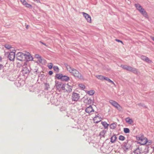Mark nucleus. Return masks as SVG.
<instances>
[{
	"instance_id": "f257e3e1",
	"label": "nucleus",
	"mask_w": 154,
	"mask_h": 154,
	"mask_svg": "<svg viewBox=\"0 0 154 154\" xmlns=\"http://www.w3.org/2000/svg\"><path fill=\"white\" fill-rule=\"evenodd\" d=\"M65 66L67 70L75 78L81 80L83 81L85 80L83 76L77 70L72 68L69 65L67 64H65Z\"/></svg>"
},
{
	"instance_id": "f03ea898",
	"label": "nucleus",
	"mask_w": 154,
	"mask_h": 154,
	"mask_svg": "<svg viewBox=\"0 0 154 154\" xmlns=\"http://www.w3.org/2000/svg\"><path fill=\"white\" fill-rule=\"evenodd\" d=\"M135 6L137 9L142 14L145 18L148 19L149 18L147 12L144 9L142 8V6L139 4H136Z\"/></svg>"
},
{
	"instance_id": "7ed1b4c3",
	"label": "nucleus",
	"mask_w": 154,
	"mask_h": 154,
	"mask_svg": "<svg viewBox=\"0 0 154 154\" xmlns=\"http://www.w3.org/2000/svg\"><path fill=\"white\" fill-rule=\"evenodd\" d=\"M122 146L125 151L127 150L131 147L130 141L127 140L123 143Z\"/></svg>"
},
{
	"instance_id": "20e7f679",
	"label": "nucleus",
	"mask_w": 154,
	"mask_h": 154,
	"mask_svg": "<svg viewBox=\"0 0 154 154\" xmlns=\"http://www.w3.org/2000/svg\"><path fill=\"white\" fill-rule=\"evenodd\" d=\"M25 56L26 54L20 52H18L16 55L17 59L20 61L25 60Z\"/></svg>"
},
{
	"instance_id": "39448f33",
	"label": "nucleus",
	"mask_w": 154,
	"mask_h": 154,
	"mask_svg": "<svg viewBox=\"0 0 154 154\" xmlns=\"http://www.w3.org/2000/svg\"><path fill=\"white\" fill-rule=\"evenodd\" d=\"M79 94L75 93L73 92L72 96V101H77L80 98Z\"/></svg>"
},
{
	"instance_id": "423d86ee",
	"label": "nucleus",
	"mask_w": 154,
	"mask_h": 154,
	"mask_svg": "<svg viewBox=\"0 0 154 154\" xmlns=\"http://www.w3.org/2000/svg\"><path fill=\"white\" fill-rule=\"evenodd\" d=\"M15 56V52L11 51L9 53V55L8 56V58L10 61H14Z\"/></svg>"
},
{
	"instance_id": "0eeeda50",
	"label": "nucleus",
	"mask_w": 154,
	"mask_h": 154,
	"mask_svg": "<svg viewBox=\"0 0 154 154\" xmlns=\"http://www.w3.org/2000/svg\"><path fill=\"white\" fill-rule=\"evenodd\" d=\"M66 84L60 83L59 84L57 85L56 87L58 90L60 89V90H66Z\"/></svg>"
},
{
	"instance_id": "6e6552de",
	"label": "nucleus",
	"mask_w": 154,
	"mask_h": 154,
	"mask_svg": "<svg viewBox=\"0 0 154 154\" xmlns=\"http://www.w3.org/2000/svg\"><path fill=\"white\" fill-rule=\"evenodd\" d=\"M31 70V68L29 66H25L23 67L22 70V72L23 74H28Z\"/></svg>"
},
{
	"instance_id": "1a4fd4ad",
	"label": "nucleus",
	"mask_w": 154,
	"mask_h": 154,
	"mask_svg": "<svg viewBox=\"0 0 154 154\" xmlns=\"http://www.w3.org/2000/svg\"><path fill=\"white\" fill-rule=\"evenodd\" d=\"M82 13L88 22H91V17L89 14L84 12H82Z\"/></svg>"
},
{
	"instance_id": "9d476101",
	"label": "nucleus",
	"mask_w": 154,
	"mask_h": 154,
	"mask_svg": "<svg viewBox=\"0 0 154 154\" xmlns=\"http://www.w3.org/2000/svg\"><path fill=\"white\" fill-rule=\"evenodd\" d=\"M26 54V56H25V61H32L33 60V57L32 56H31L30 54L27 52V54Z\"/></svg>"
},
{
	"instance_id": "9b49d317",
	"label": "nucleus",
	"mask_w": 154,
	"mask_h": 154,
	"mask_svg": "<svg viewBox=\"0 0 154 154\" xmlns=\"http://www.w3.org/2000/svg\"><path fill=\"white\" fill-rule=\"evenodd\" d=\"M86 96L84 97L83 98L85 99L84 100V103H86L87 104H90L93 103V101L90 98H88V97L86 98Z\"/></svg>"
},
{
	"instance_id": "f8f14e48",
	"label": "nucleus",
	"mask_w": 154,
	"mask_h": 154,
	"mask_svg": "<svg viewBox=\"0 0 154 154\" xmlns=\"http://www.w3.org/2000/svg\"><path fill=\"white\" fill-rule=\"evenodd\" d=\"M140 58L142 60L148 63H151L152 62V61L150 60L149 58L144 55L141 56Z\"/></svg>"
},
{
	"instance_id": "ddd939ff",
	"label": "nucleus",
	"mask_w": 154,
	"mask_h": 154,
	"mask_svg": "<svg viewBox=\"0 0 154 154\" xmlns=\"http://www.w3.org/2000/svg\"><path fill=\"white\" fill-rule=\"evenodd\" d=\"M85 111L88 114L91 113L92 112H94V110L91 105H90L88 107H87L85 109Z\"/></svg>"
},
{
	"instance_id": "4468645a",
	"label": "nucleus",
	"mask_w": 154,
	"mask_h": 154,
	"mask_svg": "<svg viewBox=\"0 0 154 154\" xmlns=\"http://www.w3.org/2000/svg\"><path fill=\"white\" fill-rule=\"evenodd\" d=\"M65 88L66 90L65 91L69 93L72 91V87L69 85L68 84H66Z\"/></svg>"
},
{
	"instance_id": "2eb2a0df",
	"label": "nucleus",
	"mask_w": 154,
	"mask_h": 154,
	"mask_svg": "<svg viewBox=\"0 0 154 154\" xmlns=\"http://www.w3.org/2000/svg\"><path fill=\"white\" fill-rule=\"evenodd\" d=\"M147 138L143 137L139 143L141 145H145L147 142Z\"/></svg>"
},
{
	"instance_id": "dca6fc26",
	"label": "nucleus",
	"mask_w": 154,
	"mask_h": 154,
	"mask_svg": "<svg viewBox=\"0 0 154 154\" xmlns=\"http://www.w3.org/2000/svg\"><path fill=\"white\" fill-rule=\"evenodd\" d=\"M130 71L137 75L140 73V72L138 71L137 69L131 67L130 68Z\"/></svg>"
},
{
	"instance_id": "f3484780",
	"label": "nucleus",
	"mask_w": 154,
	"mask_h": 154,
	"mask_svg": "<svg viewBox=\"0 0 154 154\" xmlns=\"http://www.w3.org/2000/svg\"><path fill=\"white\" fill-rule=\"evenodd\" d=\"M109 102L111 104H112V105H113L115 107H116V106H117L119 104L117 102H116L115 101L112 100H110L109 101Z\"/></svg>"
},
{
	"instance_id": "a211bd4d",
	"label": "nucleus",
	"mask_w": 154,
	"mask_h": 154,
	"mask_svg": "<svg viewBox=\"0 0 154 154\" xmlns=\"http://www.w3.org/2000/svg\"><path fill=\"white\" fill-rule=\"evenodd\" d=\"M110 142L112 143H114L116 141L117 137L115 134L113 135L111 138Z\"/></svg>"
},
{
	"instance_id": "6ab92c4d",
	"label": "nucleus",
	"mask_w": 154,
	"mask_h": 154,
	"mask_svg": "<svg viewBox=\"0 0 154 154\" xmlns=\"http://www.w3.org/2000/svg\"><path fill=\"white\" fill-rule=\"evenodd\" d=\"M126 121L130 124H131L133 123V121L131 119L128 117L126 119Z\"/></svg>"
},
{
	"instance_id": "aec40b11",
	"label": "nucleus",
	"mask_w": 154,
	"mask_h": 154,
	"mask_svg": "<svg viewBox=\"0 0 154 154\" xmlns=\"http://www.w3.org/2000/svg\"><path fill=\"white\" fill-rule=\"evenodd\" d=\"M69 79V78L68 76L63 75L61 81H68Z\"/></svg>"
},
{
	"instance_id": "412c9836",
	"label": "nucleus",
	"mask_w": 154,
	"mask_h": 154,
	"mask_svg": "<svg viewBox=\"0 0 154 154\" xmlns=\"http://www.w3.org/2000/svg\"><path fill=\"white\" fill-rule=\"evenodd\" d=\"M38 61L39 63L42 64H45L46 63V60L42 58L41 57H40L38 60Z\"/></svg>"
},
{
	"instance_id": "4be33fe9",
	"label": "nucleus",
	"mask_w": 154,
	"mask_h": 154,
	"mask_svg": "<svg viewBox=\"0 0 154 154\" xmlns=\"http://www.w3.org/2000/svg\"><path fill=\"white\" fill-rule=\"evenodd\" d=\"M96 77L98 79L101 80H104L105 77L102 76L101 75H98L96 76Z\"/></svg>"
},
{
	"instance_id": "5701e85b",
	"label": "nucleus",
	"mask_w": 154,
	"mask_h": 154,
	"mask_svg": "<svg viewBox=\"0 0 154 154\" xmlns=\"http://www.w3.org/2000/svg\"><path fill=\"white\" fill-rule=\"evenodd\" d=\"M63 74H57L56 75L55 77L58 79L61 80Z\"/></svg>"
},
{
	"instance_id": "b1692460",
	"label": "nucleus",
	"mask_w": 154,
	"mask_h": 154,
	"mask_svg": "<svg viewBox=\"0 0 154 154\" xmlns=\"http://www.w3.org/2000/svg\"><path fill=\"white\" fill-rule=\"evenodd\" d=\"M117 123H113L111 124L110 125V128L111 129H115L116 127L117 126Z\"/></svg>"
},
{
	"instance_id": "393cba45",
	"label": "nucleus",
	"mask_w": 154,
	"mask_h": 154,
	"mask_svg": "<svg viewBox=\"0 0 154 154\" xmlns=\"http://www.w3.org/2000/svg\"><path fill=\"white\" fill-rule=\"evenodd\" d=\"M101 124L102 125L104 126V128L106 129L108 128V126L109 125V124H107L106 122H102Z\"/></svg>"
},
{
	"instance_id": "a878e982",
	"label": "nucleus",
	"mask_w": 154,
	"mask_h": 154,
	"mask_svg": "<svg viewBox=\"0 0 154 154\" xmlns=\"http://www.w3.org/2000/svg\"><path fill=\"white\" fill-rule=\"evenodd\" d=\"M134 154H140L141 152L139 148H137L134 152Z\"/></svg>"
},
{
	"instance_id": "bb28decb",
	"label": "nucleus",
	"mask_w": 154,
	"mask_h": 154,
	"mask_svg": "<svg viewBox=\"0 0 154 154\" xmlns=\"http://www.w3.org/2000/svg\"><path fill=\"white\" fill-rule=\"evenodd\" d=\"M94 91L93 90H91L87 91V93L90 95H93L94 94Z\"/></svg>"
},
{
	"instance_id": "cd10ccee",
	"label": "nucleus",
	"mask_w": 154,
	"mask_h": 154,
	"mask_svg": "<svg viewBox=\"0 0 154 154\" xmlns=\"http://www.w3.org/2000/svg\"><path fill=\"white\" fill-rule=\"evenodd\" d=\"M53 68L54 71L56 72H58L59 71V69L58 67L56 66H53Z\"/></svg>"
},
{
	"instance_id": "c85d7f7f",
	"label": "nucleus",
	"mask_w": 154,
	"mask_h": 154,
	"mask_svg": "<svg viewBox=\"0 0 154 154\" xmlns=\"http://www.w3.org/2000/svg\"><path fill=\"white\" fill-rule=\"evenodd\" d=\"M104 80H106V81H108L109 82L112 83V84L115 85V83L114 82L111 80L110 79H109L108 78L105 77V79Z\"/></svg>"
},
{
	"instance_id": "c756f323",
	"label": "nucleus",
	"mask_w": 154,
	"mask_h": 154,
	"mask_svg": "<svg viewBox=\"0 0 154 154\" xmlns=\"http://www.w3.org/2000/svg\"><path fill=\"white\" fill-rule=\"evenodd\" d=\"M45 90H48L50 88V85L49 83H45Z\"/></svg>"
},
{
	"instance_id": "7c9ffc66",
	"label": "nucleus",
	"mask_w": 154,
	"mask_h": 154,
	"mask_svg": "<svg viewBox=\"0 0 154 154\" xmlns=\"http://www.w3.org/2000/svg\"><path fill=\"white\" fill-rule=\"evenodd\" d=\"M4 47L8 49H11V48H13L10 45L6 44L4 45Z\"/></svg>"
},
{
	"instance_id": "2f4dec72",
	"label": "nucleus",
	"mask_w": 154,
	"mask_h": 154,
	"mask_svg": "<svg viewBox=\"0 0 154 154\" xmlns=\"http://www.w3.org/2000/svg\"><path fill=\"white\" fill-rule=\"evenodd\" d=\"M124 131L125 133H128L130 132V130L128 128H125L124 129Z\"/></svg>"
},
{
	"instance_id": "473e14b6",
	"label": "nucleus",
	"mask_w": 154,
	"mask_h": 154,
	"mask_svg": "<svg viewBox=\"0 0 154 154\" xmlns=\"http://www.w3.org/2000/svg\"><path fill=\"white\" fill-rule=\"evenodd\" d=\"M116 108H117V109L119 111H121L122 110V107L119 104H118V105L117 106H116Z\"/></svg>"
},
{
	"instance_id": "72a5a7b5",
	"label": "nucleus",
	"mask_w": 154,
	"mask_h": 154,
	"mask_svg": "<svg viewBox=\"0 0 154 154\" xmlns=\"http://www.w3.org/2000/svg\"><path fill=\"white\" fill-rule=\"evenodd\" d=\"M147 142H146V145L147 146L150 145L152 143V140H148L147 139Z\"/></svg>"
},
{
	"instance_id": "f704fd0d",
	"label": "nucleus",
	"mask_w": 154,
	"mask_h": 154,
	"mask_svg": "<svg viewBox=\"0 0 154 154\" xmlns=\"http://www.w3.org/2000/svg\"><path fill=\"white\" fill-rule=\"evenodd\" d=\"M125 137L122 135H120L119 136V139L120 140L123 141L125 140Z\"/></svg>"
},
{
	"instance_id": "c9c22d12",
	"label": "nucleus",
	"mask_w": 154,
	"mask_h": 154,
	"mask_svg": "<svg viewBox=\"0 0 154 154\" xmlns=\"http://www.w3.org/2000/svg\"><path fill=\"white\" fill-rule=\"evenodd\" d=\"M25 5V6L29 8H31L32 7V6L31 5L28 4L27 3Z\"/></svg>"
},
{
	"instance_id": "e433bc0d",
	"label": "nucleus",
	"mask_w": 154,
	"mask_h": 154,
	"mask_svg": "<svg viewBox=\"0 0 154 154\" xmlns=\"http://www.w3.org/2000/svg\"><path fill=\"white\" fill-rule=\"evenodd\" d=\"M48 67L49 69H51L53 67V64L51 63H49L48 65Z\"/></svg>"
},
{
	"instance_id": "4c0bfd02",
	"label": "nucleus",
	"mask_w": 154,
	"mask_h": 154,
	"mask_svg": "<svg viewBox=\"0 0 154 154\" xmlns=\"http://www.w3.org/2000/svg\"><path fill=\"white\" fill-rule=\"evenodd\" d=\"M149 148V147H148V146H146L145 149V150H144V152L145 153H147L148 152H149V150H148V149Z\"/></svg>"
},
{
	"instance_id": "58836bf2",
	"label": "nucleus",
	"mask_w": 154,
	"mask_h": 154,
	"mask_svg": "<svg viewBox=\"0 0 154 154\" xmlns=\"http://www.w3.org/2000/svg\"><path fill=\"white\" fill-rule=\"evenodd\" d=\"M79 86L80 87L82 88L83 89H84L85 88V86L84 85L82 84H80L79 85Z\"/></svg>"
},
{
	"instance_id": "ea45409f",
	"label": "nucleus",
	"mask_w": 154,
	"mask_h": 154,
	"mask_svg": "<svg viewBox=\"0 0 154 154\" xmlns=\"http://www.w3.org/2000/svg\"><path fill=\"white\" fill-rule=\"evenodd\" d=\"M131 67V66H127L125 70H127L128 71H130Z\"/></svg>"
},
{
	"instance_id": "a19ab883",
	"label": "nucleus",
	"mask_w": 154,
	"mask_h": 154,
	"mask_svg": "<svg viewBox=\"0 0 154 154\" xmlns=\"http://www.w3.org/2000/svg\"><path fill=\"white\" fill-rule=\"evenodd\" d=\"M143 137H143L141 136V137H137V139L139 140V141H140V140H141V139H142V138Z\"/></svg>"
},
{
	"instance_id": "79ce46f5",
	"label": "nucleus",
	"mask_w": 154,
	"mask_h": 154,
	"mask_svg": "<svg viewBox=\"0 0 154 154\" xmlns=\"http://www.w3.org/2000/svg\"><path fill=\"white\" fill-rule=\"evenodd\" d=\"M21 2L24 5H25L27 3L25 0H21Z\"/></svg>"
},
{
	"instance_id": "37998d69",
	"label": "nucleus",
	"mask_w": 154,
	"mask_h": 154,
	"mask_svg": "<svg viewBox=\"0 0 154 154\" xmlns=\"http://www.w3.org/2000/svg\"><path fill=\"white\" fill-rule=\"evenodd\" d=\"M127 65H121V67H122L123 69H125L126 66Z\"/></svg>"
},
{
	"instance_id": "c03bdc74",
	"label": "nucleus",
	"mask_w": 154,
	"mask_h": 154,
	"mask_svg": "<svg viewBox=\"0 0 154 154\" xmlns=\"http://www.w3.org/2000/svg\"><path fill=\"white\" fill-rule=\"evenodd\" d=\"M115 40H116V41H117V42H120L122 44H123V42H122V41H121V40H119V39H115Z\"/></svg>"
},
{
	"instance_id": "a18cd8bd",
	"label": "nucleus",
	"mask_w": 154,
	"mask_h": 154,
	"mask_svg": "<svg viewBox=\"0 0 154 154\" xmlns=\"http://www.w3.org/2000/svg\"><path fill=\"white\" fill-rule=\"evenodd\" d=\"M35 57L38 58H38H40V57H41L38 54H36L35 55Z\"/></svg>"
},
{
	"instance_id": "49530a36",
	"label": "nucleus",
	"mask_w": 154,
	"mask_h": 154,
	"mask_svg": "<svg viewBox=\"0 0 154 154\" xmlns=\"http://www.w3.org/2000/svg\"><path fill=\"white\" fill-rule=\"evenodd\" d=\"M48 74L50 75H51L53 74V72L51 71H50L48 72Z\"/></svg>"
},
{
	"instance_id": "de8ad7c7",
	"label": "nucleus",
	"mask_w": 154,
	"mask_h": 154,
	"mask_svg": "<svg viewBox=\"0 0 154 154\" xmlns=\"http://www.w3.org/2000/svg\"><path fill=\"white\" fill-rule=\"evenodd\" d=\"M137 105L139 106H144V104L141 103H138Z\"/></svg>"
},
{
	"instance_id": "09e8293b",
	"label": "nucleus",
	"mask_w": 154,
	"mask_h": 154,
	"mask_svg": "<svg viewBox=\"0 0 154 154\" xmlns=\"http://www.w3.org/2000/svg\"><path fill=\"white\" fill-rule=\"evenodd\" d=\"M3 68V65L0 64V70L2 69Z\"/></svg>"
},
{
	"instance_id": "8fccbe9b",
	"label": "nucleus",
	"mask_w": 154,
	"mask_h": 154,
	"mask_svg": "<svg viewBox=\"0 0 154 154\" xmlns=\"http://www.w3.org/2000/svg\"><path fill=\"white\" fill-rule=\"evenodd\" d=\"M52 99V98L51 97V100H50V101H51V102L52 103H55V101H54Z\"/></svg>"
},
{
	"instance_id": "3c124183",
	"label": "nucleus",
	"mask_w": 154,
	"mask_h": 154,
	"mask_svg": "<svg viewBox=\"0 0 154 154\" xmlns=\"http://www.w3.org/2000/svg\"><path fill=\"white\" fill-rule=\"evenodd\" d=\"M39 42H40V43H42V44L44 45H45V46H46V44H45V43L43 42H42V41H39Z\"/></svg>"
},
{
	"instance_id": "603ef678",
	"label": "nucleus",
	"mask_w": 154,
	"mask_h": 154,
	"mask_svg": "<svg viewBox=\"0 0 154 154\" xmlns=\"http://www.w3.org/2000/svg\"><path fill=\"white\" fill-rule=\"evenodd\" d=\"M58 82L57 81H55V86L56 87V85H57L59 84Z\"/></svg>"
},
{
	"instance_id": "864d4df0",
	"label": "nucleus",
	"mask_w": 154,
	"mask_h": 154,
	"mask_svg": "<svg viewBox=\"0 0 154 154\" xmlns=\"http://www.w3.org/2000/svg\"><path fill=\"white\" fill-rule=\"evenodd\" d=\"M98 117V115H96V116L94 118V121H95V120H94V119H95V118H97V117Z\"/></svg>"
},
{
	"instance_id": "5fc2aeb1",
	"label": "nucleus",
	"mask_w": 154,
	"mask_h": 154,
	"mask_svg": "<svg viewBox=\"0 0 154 154\" xmlns=\"http://www.w3.org/2000/svg\"><path fill=\"white\" fill-rule=\"evenodd\" d=\"M35 72H34V73L37 74V71H38V70L37 69V70L35 69Z\"/></svg>"
},
{
	"instance_id": "6e6d98bb",
	"label": "nucleus",
	"mask_w": 154,
	"mask_h": 154,
	"mask_svg": "<svg viewBox=\"0 0 154 154\" xmlns=\"http://www.w3.org/2000/svg\"><path fill=\"white\" fill-rule=\"evenodd\" d=\"M34 0L35 1L37 2H40L39 0Z\"/></svg>"
},
{
	"instance_id": "4d7b16f0",
	"label": "nucleus",
	"mask_w": 154,
	"mask_h": 154,
	"mask_svg": "<svg viewBox=\"0 0 154 154\" xmlns=\"http://www.w3.org/2000/svg\"><path fill=\"white\" fill-rule=\"evenodd\" d=\"M28 27H29V25H27L26 26V29H28Z\"/></svg>"
},
{
	"instance_id": "13d9d810",
	"label": "nucleus",
	"mask_w": 154,
	"mask_h": 154,
	"mask_svg": "<svg viewBox=\"0 0 154 154\" xmlns=\"http://www.w3.org/2000/svg\"><path fill=\"white\" fill-rule=\"evenodd\" d=\"M151 38L152 40L154 41V37H152Z\"/></svg>"
},
{
	"instance_id": "bf43d9fd",
	"label": "nucleus",
	"mask_w": 154,
	"mask_h": 154,
	"mask_svg": "<svg viewBox=\"0 0 154 154\" xmlns=\"http://www.w3.org/2000/svg\"><path fill=\"white\" fill-rule=\"evenodd\" d=\"M100 121H96L95 122H96V123H98L99 122H100Z\"/></svg>"
},
{
	"instance_id": "052dcab7",
	"label": "nucleus",
	"mask_w": 154,
	"mask_h": 154,
	"mask_svg": "<svg viewBox=\"0 0 154 154\" xmlns=\"http://www.w3.org/2000/svg\"><path fill=\"white\" fill-rule=\"evenodd\" d=\"M41 75L42 76V77H43V76L44 75H43V74H41Z\"/></svg>"
},
{
	"instance_id": "680f3d73",
	"label": "nucleus",
	"mask_w": 154,
	"mask_h": 154,
	"mask_svg": "<svg viewBox=\"0 0 154 154\" xmlns=\"http://www.w3.org/2000/svg\"><path fill=\"white\" fill-rule=\"evenodd\" d=\"M1 59H2L1 57H0V61L1 60Z\"/></svg>"
},
{
	"instance_id": "e2e57ef3",
	"label": "nucleus",
	"mask_w": 154,
	"mask_h": 154,
	"mask_svg": "<svg viewBox=\"0 0 154 154\" xmlns=\"http://www.w3.org/2000/svg\"><path fill=\"white\" fill-rule=\"evenodd\" d=\"M153 148L154 149V146L153 147Z\"/></svg>"
},
{
	"instance_id": "0e129e2a",
	"label": "nucleus",
	"mask_w": 154,
	"mask_h": 154,
	"mask_svg": "<svg viewBox=\"0 0 154 154\" xmlns=\"http://www.w3.org/2000/svg\"><path fill=\"white\" fill-rule=\"evenodd\" d=\"M54 100H55V99H54Z\"/></svg>"
},
{
	"instance_id": "69168bd1",
	"label": "nucleus",
	"mask_w": 154,
	"mask_h": 154,
	"mask_svg": "<svg viewBox=\"0 0 154 154\" xmlns=\"http://www.w3.org/2000/svg\"><path fill=\"white\" fill-rule=\"evenodd\" d=\"M54 98V97H53V98Z\"/></svg>"
}]
</instances>
